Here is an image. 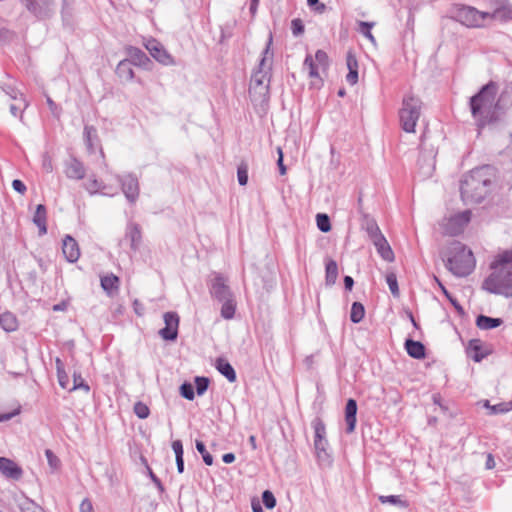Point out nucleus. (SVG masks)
<instances>
[{
  "label": "nucleus",
  "mask_w": 512,
  "mask_h": 512,
  "mask_svg": "<svg viewBox=\"0 0 512 512\" xmlns=\"http://www.w3.org/2000/svg\"><path fill=\"white\" fill-rule=\"evenodd\" d=\"M117 180L121 184L122 191L130 203H135L139 196V182L134 174L118 175Z\"/></svg>",
  "instance_id": "1a4fd4ad"
},
{
  "label": "nucleus",
  "mask_w": 512,
  "mask_h": 512,
  "mask_svg": "<svg viewBox=\"0 0 512 512\" xmlns=\"http://www.w3.org/2000/svg\"><path fill=\"white\" fill-rule=\"evenodd\" d=\"M503 323L501 318H492L486 315H478L476 326L481 330H490L499 327Z\"/></svg>",
  "instance_id": "bb28decb"
},
{
  "label": "nucleus",
  "mask_w": 512,
  "mask_h": 512,
  "mask_svg": "<svg viewBox=\"0 0 512 512\" xmlns=\"http://www.w3.org/2000/svg\"><path fill=\"white\" fill-rule=\"evenodd\" d=\"M374 25H375L374 22H365V21L358 22V26H359L358 31L373 44L376 43V39L373 36V34L371 33V29L374 27Z\"/></svg>",
  "instance_id": "58836bf2"
},
{
  "label": "nucleus",
  "mask_w": 512,
  "mask_h": 512,
  "mask_svg": "<svg viewBox=\"0 0 512 512\" xmlns=\"http://www.w3.org/2000/svg\"><path fill=\"white\" fill-rule=\"evenodd\" d=\"M134 413L140 419H146L149 416L150 410L146 404L142 402H137L134 405Z\"/></svg>",
  "instance_id": "603ef678"
},
{
  "label": "nucleus",
  "mask_w": 512,
  "mask_h": 512,
  "mask_svg": "<svg viewBox=\"0 0 512 512\" xmlns=\"http://www.w3.org/2000/svg\"><path fill=\"white\" fill-rule=\"evenodd\" d=\"M318 68H319V66L314 61L313 57L308 54L305 57V60L303 63V69L308 71L309 77L314 78V77L319 76Z\"/></svg>",
  "instance_id": "a19ab883"
},
{
  "label": "nucleus",
  "mask_w": 512,
  "mask_h": 512,
  "mask_svg": "<svg viewBox=\"0 0 512 512\" xmlns=\"http://www.w3.org/2000/svg\"><path fill=\"white\" fill-rule=\"evenodd\" d=\"M62 251L66 260L70 263L76 262L80 257L78 243L69 235H67L63 240Z\"/></svg>",
  "instance_id": "a211bd4d"
},
{
  "label": "nucleus",
  "mask_w": 512,
  "mask_h": 512,
  "mask_svg": "<svg viewBox=\"0 0 512 512\" xmlns=\"http://www.w3.org/2000/svg\"><path fill=\"white\" fill-rule=\"evenodd\" d=\"M57 378H58L59 385L63 389H67L68 388V384H69V377H68V374L66 373V371L64 370V371L58 372L57 373Z\"/></svg>",
  "instance_id": "0e129e2a"
},
{
  "label": "nucleus",
  "mask_w": 512,
  "mask_h": 512,
  "mask_svg": "<svg viewBox=\"0 0 512 512\" xmlns=\"http://www.w3.org/2000/svg\"><path fill=\"white\" fill-rule=\"evenodd\" d=\"M195 390L198 395H203L209 387V379L203 376L195 377Z\"/></svg>",
  "instance_id": "09e8293b"
},
{
  "label": "nucleus",
  "mask_w": 512,
  "mask_h": 512,
  "mask_svg": "<svg viewBox=\"0 0 512 512\" xmlns=\"http://www.w3.org/2000/svg\"><path fill=\"white\" fill-rule=\"evenodd\" d=\"M417 165L423 179L431 177L435 170V154L433 151L425 152L421 150Z\"/></svg>",
  "instance_id": "ddd939ff"
},
{
  "label": "nucleus",
  "mask_w": 512,
  "mask_h": 512,
  "mask_svg": "<svg viewBox=\"0 0 512 512\" xmlns=\"http://www.w3.org/2000/svg\"><path fill=\"white\" fill-rule=\"evenodd\" d=\"M466 352L468 357L475 362H480L488 354L483 350L482 341L480 339L470 340Z\"/></svg>",
  "instance_id": "aec40b11"
},
{
  "label": "nucleus",
  "mask_w": 512,
  "mask_h": 512,
  "mask_svg": "<svg viewBox=\"0 0 512 512\" xmlns=\"http://www.w3.org/2000/svg\"><path fill=\"white\" fill-rule=\"evenodd\" d=\"M446 268L457 277L469 275L475 268L473 253L463 243L452 241L441 252Z\"/></svg>",
  "instance_id": "20e7f679"
},
{
  "label": "nucleus",
  "mask_w": 512,
  "mask_h": 512,
  "mask_svg": "<svg viewBox=\"0 0 512 512\" xmlns=\"http://www.w3.org/2000/svg\"><path fill=\"white\" fill-rule=\"evenodd\" d=\"M172 449L175 453V458H183L184 450H183V444L181 440H174L172 442Z\"/></svg>",
  "instance_id": "680f3d73"
},
{
  "label": "nucleus",
  "mask_w": 512,
  "mask_h": 512,
  "mask_svg": "<svg viewBox=\"0 0 512 512\" xmlns=\"http://www.w3.org/2000/svg\"><path fill=\"white\" fill-rule=\"evenodd\" d=\"M26 8L39 18H45L53 10L52 0H25Z\"/></svg>",
  "instance_id": "2eb2a0df"
},
{
  "label": "nucleus",
  "mask_w": 512,
  "mask_h": 512,
  "mask_svg": "<svg viewBox=\"0 0 512 512\" xmlns=\"http://www.w3.org/2000/svg\"><path fill=\"white\" fill-rule=\"evenodd\" d=\"M220 303H222L221 316L227 320L232 319L236 311L235 297L220 301Z\"/></svg>",
  "instance_id": "2f4dec72"
},
{
  "label": "nucleus",
  "mask_w": 512,
  "mask_h": 512,
  "mask_svg": "<svg viewBox=\"0 0 512 512\" xmlns=\"http://www.w3.org/2000/svg\"><path fill=\"white\" fill-rule=\"evenodd\" d=\"M47 211L43 204H39L36 207L33 215V223L39 229V235H45L47 233Z\"/></svg>",
  "instance_id": "412c9836"
},
{
  "label": "nucleus",
  "mask_w": 512,
  "mask_h": 512,
  "mask_svg": "<svg viewBox=\"0 0 512 512\" xmlns=\"http://www.w3.org/2000/svg\"><path fill=\"white\" fill-rule=\"evenodd\" d=\"M84 138L87 149L90 153L94 152V144L93 139L97 138V130L93 126H85L84 127Z\"/></svg>",
  "instance_id": "ea45409f"
},
{
  "label": "nucleus",
  "mask_w": 512,
  "mask_h": 512,
  "mask_svg": "<svg viewBox=\"0 0 512 512\" xmlns=\"http://www.w3.org/2000/svg\"><path fill=\"white\" fill-rule=\"evenodd\" d=\"M365 308L360 302H354L351 307L350 320L357 324L363 320Z\"/></svg>",
  "instance_id": "4c0bfd02"
},
{
  "label": "nucleus",
  "mask_w": 512,
  "mask_h": 512,
  "mask_svg": "<svg viewBox=\"0 0 512 512\" xmlns=\"http://www.w3.org/2000/svg\"><path fill=\"white\" fill-rule=\"evenodd\" d=\"M195 447L201 454L204 463L211 466L213 464V456L207 451L205 444L200 440H196Z\"/></svg>",
  "instance_id": "49530a36"
},
{
  "label": "nucleus",
  "mask_w": 512,
  "mask_h": 512,
  "mask_svg": "<svg viewBox=\"0 0 512 512\" xmlns=\"http://www.w3.org/2000/svg\"><path fill=\"white\" fill-rule=\"evenodd\" d=\"M128 55L130 57V61L132 62L133 65H137V66H146L150 60L148 58V56L145 54V52H143L141 49L137 48V47H130L128 49Z\"/></svg>",
  "instance_id": "cd10ccee"
},
{
  "label": "nucleus",
  "mask_w": 512,
  "mask_h": 512,
  "mask_svg": "<svg viewBox=\"0 0 512 512\" xmlns=\"http://www.w3.org/2000/svg\"><path fill=\"white\" fill-rule=\"evenodd\" d=\"M312 427L314 429V440H323L326 438V426L320 417H316L312 421Z\"/></svg>",
  "instance_id": "f704fd0d"
},
{
  "label": "nucleus",
  "mask_w": 512,
  "mask_h": 512,
  "mask_svg": "<svg viewBox=\"0 0 512 512\" xmlns=\"http://www.w3.org/2000/svg\"><path fill=\"white\" fill-rule=\"evenodd\" d=\"M46 102L49 106V109H50L52 115L56 118H59L60 114H61V109L56 105V103L49 96L46 97Z\"/></svg>",
  "instance_id": "e2e57ef3"
},
{
  "label": "nucleus",
  "mask_w": 512,
  "mask_h": 512,
  "mask_svg": "<svg viewBox=\"0 0 512 512\" xmlns=\"http://www.w3.org/2000/svg\"><path fill=\"white\" fill-rule=\"evenodd\" d=\"M7 94L14 100H17L16 92L13 89L7 91ZM20 96H22V94H20ZM26 107V100L23 97H20V99H18V103L10 105V112L13 116H17L18 113H21Z\"/></svg>",
  "instance_id": "473e14b6"
},
{
  "label": "nucleus",
  "mask_w": 512,
  "mask_h": 512,
  "mask_svg": "<svg viewBox=\"0 0 512 512\" xmlns=\"http://www.w3.org/2000/svg\"><path fill=\"white\" fill-rule=\"evenodd\" d=\"M338 276L337 263L334 260H329L326 263V284L333 285L336 282Z\"/></svg>",
  "instance_id": "72a5a7b5"
},
{
  "label": "nucleus",
  "mask_w": 512,
  "mask_h": 512,
  "mask_svg": "<svg viewBox=\"0 0 512 512\" xmlns=\"http://www.w3.org/2000/svg\"><path fill=\"white\" fill-rule=\"evenodd\" d=\"M21 512H45V510L31 499L25 498L19 503Z\"/></svg>",
  "instance_id": "79ce46f5"
},
{
  "label": "nucleus",
  "mask_w": 512,
  "mask_h": 512,
  "mask_svg": "<svg viewBox=\"0 0 512 512\" xmlns=\"http://www.w3.org/2000/svg\"><path fill=\"white\" fill-rule=\"evenodd\" d=\"M209 292L212 298L218 302L234 297L228 280L220 273H215L214 277L209 281Z\"/></svg>",
  "instance_id": "6e6552de"
},
{
  "label": "nucleus",
  "mask_w": 512,
  "mask_h": 512,
  "mask_svg": "<svg viewBox=\"0 0 512 512\" xmlns=\"http://www.w3.org/2000/svg\"><path fill=\"white\" fill-rule=\"evenodd\" d=\"M357 402L356 400L350 398L346 402L345 406V422H346V432L348 434L354 432L357 422Z\"/></svg>",
  "instance_id": "6ab92c4d"
},
{
  "label": "nucleus",
  "mask_w": 512,
  "mask_h": 512,
  "mask_svg": "<svg viewBox=\"0 0 512 512\" xmlns=\"http://www.w3.org/2000/svg\"><path fill=\"white\" fill-rule=\"evenodd\" d=\"M327 447H328L327 439H323L320 441L314 440L315 452H316L317 458L320 462H323V463L331 462V457L327 452Z\"/></svg>",
  "instance_id": "c756f323"
},
{
  "label": "nucleus",
  "mask_w": 512,
  "mask_h": 512,
  "mask_svg": "<svg viewBox=\"0 0 512 512\" xmlns=\"http://www.w3.org/2000/svg\"><path fill=\"white\" fill-rule=\"evenodd\" d=\"M420 111V99L413 96L405 97L403 99V104L399 112V117L401 127L405 132H415V126L420 117Z\"/></svg>",
  "instance_id": "0eeeda50"
},
{
  "label": "nucleus",
  "mask_w": 512,
  "mask_h": 512,
  "mask_svg": "<svg viewBox=\"0 0 512 512\" xmlns=\"http://www.w3.org/2000/svg\"><path fill=\"white\" fill-rule=\"evenodd\" d=\"M45 456L47 458L48 464L52 469H58L60 466L59 458L50 450H45Z\"/></svg>",
  "instance_id": "13d9d810"
},
{
  "label": "nucleus",
  "mask_w": 512,
  "mask_h": 512,
  "mask_svg": "<svg viewBox=\"0 0 512 512\" xmlns=\"http://www.w3.org/2000/svg\"><path fill=\"white\" fill-rule=\"evenodd\" d=\"M512 409V402H502L491 406L490 415L503 414Z\"/></svg>",
  "instance_id": "3c124183"
},
{
  "label": "nucleus",
  "mask_w": 512,
  "mask_h": 512,
  "mask_svg": "<svg viewBox=\"0 0 512 512\" xmlns=\"http://www.w3.org/2000/svg\"><path fill=\"white\" fill-rule=\"evenodd\" d=\"M291 30L294 36H299L304 32V24L301 19L296 18L291 22Z\"/></svg>",
  "instance_id": "bf43d9fd"
},
{
  "label": "nucleus",
  "mask_w": 512,
  "mask_h": 512,
  "mask_svg": "<svg viewBox=\"0 0 512 512\" xmlns=\"http://www.w3.org/2000/svg\"><path fill=\"white\" fill-rule=\"evenodd\" d=\"M491 273L482 289L489 293L512 296V249L500 252L490 264Z\"/></svg>",
  "instance_id": "f03ea898"
},
{
  "label": "nucleus",
  "mask_w": 512,
  "mask_h": 512,
  "mask_svg": "<svg viewBox=\"0 0 512 512\" xmlns=\"http://www.w3.org/2000/svg\"><path fill=\"white\" fill-rule=\"evenodd\" d=\"M470 219L471 212L468 210L451 216L447 224V232L451 235L461 233L464 227L470 222Z\"/></svg>",
  "instance_id": "4468645a"
},
{
  "label": "nucleus",
  "mask_w": 512,
  "mask_h": 512,
  "mask_svg": "<svg viewBox=\"0 0 512 512\" xmlns=\"http://www.w3.org/2000/svg\"><path fill=\"white\" fill-rule=\"evenodd\" d=\"M512 105V87L504 89L499 98L495 100L496 112L504 111Z\"/></svg>",
  "instance_id": "c85d7f7f"
},
{
  "label": "nucleus",
  "mask_w": 512,
  "mask_h": 512,
  "mask_svg": "<svg viewBox=\"0 0 512 512\" xmlns=\"http://www.w3.org/2000/svg\"><path fill=\"white\" fill-rule=\"evenodd\" d=\"M450 14L452 19L468 28H483L488 19V12L465 4H454L450 9Z\"/></svg>",
  "instance_id": "39448f33"
},
{
  "label": "nucleus",
  "mask_w": 512,
  "mask_h": 512,
  "mask_svg": "<svg viewBox=\"0 0 512 512\" xmlns=\"http://www.w3.org/2000/svg\"><path fill=\"white\" fill-rule=\"evenodd\" d=\"M119 278L114 274L106 275L101 278V287L109 294L112 295L118 290Z\"/></svg>",
  "instance_id": "7c9ffc66"
},
{
  "label": "nucleus",
  "mask_w": 512,
  "mask_h": 512,
  "mask_svg": "<svg viewBox=\"0 0 512 512\" xmlns=\"http://www.w3.org/2000/svg\"><path fill=\"white\" fill-rule=\"evenodd\" d=\"M77 389H82L86 393L90 391V386L84 381L80 373L74 372L73 374V386L69 389V391H74Z\"/></svg>",
  "instance_id": "de8ad7c7"
},
{
  "label": "nucleus",
  "mask_w": 512,
  "mask_h": 512,
  "mask_svg": "<svg viewBox=\"0 0 512 512\" xmlns=\"http://www.w3.org/2000/svg\"><path fill=\"white\" fill-rule=\"evenodd\" d=\"M85 188L86 190L90 193V194H96L98 193L102 188H104V186L102 185L101 182H99L97 179L93 178V179H90L86 184H85Z\"/></svg>",
  "instance_id": "6e6d98bb"
},
{
  "label": "nucleus",
  "mask_w": 512,
  "mask_h": 512,
  "mask_svg": "<svg viewBox=\"0 0 512 512\" xmlns=\"http://www.w3.org/2000/svg\"><path fill=\"white\" fill-rule=\"evenodd\" d=\"M132 65V62L128 59L120 61L116 67L118 77L125 81H131L134 78Z\"/></svg>",
  "instance_id": "a878e982"
},
{
  "label": "nucleus",
  "mask_w": 512,
  "mask_h": 512,
  "mask_svg": "<svg viewBox=\"0 0 512 512\" xmlns=\"http://www.w3.org/2000/svg\"><path fill=\"white\" fill-rule=\"evenodd\" d=\"M386 282H387V284L389 286L391 294L394 297H399L400 291H399L397 276H396V274L393 271L388 272L386 274Z\"/></svg>",
  "instance_id": "a18cd8bd"
},
{
  "label": "nucleus",
  "mask_w": 512,
  "mask_h": 512,
  "mask_svg": "<svg viewBox=\"0 0 512 512\" xmlns=\"http://www.w3.org/2000/svg\"><path fill=\"white\" fill-rule=\"evenodd\" d=\"M405 349L408 355L414 359H423L426 355L425 346L420 341L406 339Z\"/></svg>",
  "instance_id": "4be33fe9"
},
{
  "label": "nucleus",
  "mask_w": 512,
  "mask_h": 512,
  "mask_svg": "<svg viewBox=\"0 0 512 512\" xmlns=\"http://www.w3.org/2000/svg\"><path fill=\"white\" fill-rule=\"evenodd\" d=\"M370 240L372 241V243L374 244V246L377 248L379 246L382 245V243H385L387 240L385 238V236L382 234V232L372 236L370 238Z\"/></svg>",
  "instance_id": "338daca9"
},
{
  "label": "nucleus",
  "mask_w": 512,
  "mask_h": 512,
  "mask_svg": "<svg viewBox=\"0 0 512 512\" xmlns=\"http://www.w3.org/2000/svg\"><path fill=\"white\" fill-rule=\"evenodd\" d=\"M362 227L368 234L369 238L381 232L376 221L373 218H370L368 215L364 216Z\"/></svg>",
  "instance_id": "c9c22d12"
},
{
  "label": "nucleus",
  "mask_w": 512,
  "mask_h": 512,
  "mask_svg": "<svg viewBox=\"0 0 512 512\" xmlns=\"http://www.w3.org/2000/svg\"><path fill=\"white\" fill-rule=\"evenodd\" d=\"M86 173L85 167L81 161L75 157H71L65 162V175L69 179L81 180Z\"/></svg>",
  "instance_id": "f3484780"
},
{
  "label": "nucleus",
  "mask_w": 512,
  "mask_h": 512,
  "mask_svg": "<svg viewBox=\"0 0 512 512\" xmlns=\"http://www.w3.org/2000/svg\"><path fill=\"white\" fill-rule=\"evenodd\" d=\"M379 255L387 262H393L395 259L394 252L389 245L388 241L382 243L381 246L376 248Z\"/></svg>",
  "instance_id": "c03bdc74"
},
{
  "label": "nucleus",
  "mask_w": 512,
  "mask_h": 512,
  "mask_svg": "<svg viewBox=\"0 0 512 512\" xmlns=\"http://www.w3.org/2000/svg\"><path fill=\"white\" fill-rule=\"evenodd\" d=\"M0 472L12 480H19L23 475L22 468L6 457H0Z\"/></svg>",
  "instance_id": "dca6fc26"
},
{
  "label": "nucleus",
  "mask_w": 512,
  "mask_h": 512,
  "mask_svg": "<svg viewBox=\"0 0 512 512\" xmlns=\"http://www.w3.org/2000/svg\"><path fill=\"white\" fill-rule=\"evenodd\" d=\"M126 237L130 239L131 249L134 251L138 250L142 240L140 226L136 223L129 224L126 231Z\"/></svg>",
  "instance_id": "5701e85b"
},
{
  "label": "nucleus",
  "mask_w": 512,
  "mask_h": 512,
  "mask_svg": "<svg viewBox=\"0 0 512 512\" xmlns=\"http://www.w3.org/2000/svg\"><path fill=\"white\" fill-rule=\"evenodd\" d=\"M346 81L351 85H355L358 82V69L348 70V74L346 75Z\"/></svg>",
  "instance_id": "69168bd1"
},
{
  "label": "nucleus",
  "mask_w": 512,
  "mask_h": 512,
  "mask_svg": "<svg viewBox=\"0 0 512 512\" xmlns=\"http://www.w3.org/2000/svg\"><path fill=\"white\" fill-rule=\"evenodd\" d=\"M165 326L159 330V335L166 341H175L178 337L179 316L176 312H166L163 315Z\"/></svg>",
  "instance_id": "9d476101"
},
{
  "label": "nucleus",
  "mask_w": 512,
  "mask_h": 512,
  "mask_svg": "<svg viewBox=\"0 0 512 512\" xmlns=\"http://www.w3.org/2000/svg\"><path fill=\"white\" fill-rule=\"evenodd\" d=\"M346 65L348 70H357L358 69V61L356 56L352 51H349L346 55Z\"/></svg>",
  "instance_id": "052dcab7"
},
{
  "label": "nucleus",
  "mask_w": 512,
  "mask_h": 512,
  "mask_svg": "<svg viewBox=\"0 0 512 512\" xmlns=\"http://www.w3.org/2000/svg\"><path fill=\"white\" fill-rule=\"evenodd\" d=\"M180 395L187 399V400H193L195 397V391L194 386L189 382H184L180 386Z\"/></svg>",
  "instance_id": "8fccbe9b"
},
{
  "label": "nucleus",
  "mask_w": 512,
  "mask_h": 512,
  "mask_svg": "<svg viewBox=\"0 0 512 512\" xmlns=\"http://www.w3.org/2000/svg\"><path fill=\"white\" fill-rule=\"evenodd\" d=\"M378 499L382 504L389 503L391 505L398 506L401 508H407L409 506L408 502L406 500L402 499L401 496H399V495H389V496L381 495V496H379Z\"/></svg>",
  "instance_id": "e433bc0d"
},
{
  "label": "nucleus",
  "mask_w": 512,
  "mask_h": 512,
  "mask_svg": "<svg viewBox=\"0 0 512 512\" xmlns=\"http://www.w3.org/2000/svg\"><path fill=\"white\" fill-rule=\"evenodd\" d=\"M272 41L273 37L272 34L270 33L268 42L263 51L262 59L259 63V69L251 77L249 90L250 94L254 92L265 96L266 93L268 92V84H265V81L267 79V70L270 69L273 59V52L271 51Z\"/></svg>",
  "instance_id": "423d86ee"
},
{
  "label": "nucleus",
  "mask_w": 512,
  "mask_h": 512,
  "mask_svg": "<svg viewBox=\"0 0 512 512\" xmlns=\"http://www.w3.org/2000/svg\"><path fill=\"white\" fill-rule=\"evenodd\" d=\"M262 501L267 509H273L276 506V498L269 490L262 493Z\"/></svg>",
  "instance_id": "864d4df0"
},
{
  "label": "nucleus",
  "mask_w": 512,
  "mask_h": 512,
  "mask_svg": "<svg viewBox=\"0 0 512 512\" xmlns=\"http://www.w3.org/2000/svg\"><path fill=\"white\" fill-rule=\"evenodd\" d=\"M319 67H322L323 69L328 67V55L323 50H317L315 53V60H314Z\"/></svg>",
  "instance_id": "4d7b16f0"
},
{
  "label": "nucleus",
  "mask_w": 512,
  "mask_h": 512,
  "mask_svg": "<svg viewBox=\"0 0 512 512\" xmlns=\"http://www.w3.org/2000/svg\"><path fill=\"white\" fill-rule=\"evenodd\" d=\"M0 326L6 332H14L18 328V319L10 311H6L0 315Z\"/></svg>",
  "instance_id": "393cba45"
},
{
  "label": "nucleus",
  "mask_w": 512,
  "mask_h": 512,
  "mask_svg": "<svg viewBox=\"0 0 512 512\" xmlns=\"http://www.w3.org/2000/svg\"><path fill=\"white\" fill-rule=\"evenodd\" d=\"M237 178L241 186H245L248 182V168L246 164H241L237 169Z\"/></svg>",
  "instance_id": "5fc2aeb1"
},
{
  "label": "nucleus",
  "mask_w": 512,
  "mask_h": 512,
  "mask_svg": "<svg viewBox=\"0 0 512 512\" xmlns=\"http://www.w3.org/2000/svg\"><path fill=\"white\" fill-rule=\"evenodd\" d=\"M215 367L224 377H226L229 382L233 383L236 381V372L233 366L227 360L218 358L216 360Z\"/></svg>",
  "instance_id": "b1692460"
},
{
  "label": "nucleus",
  "mask_w": 512,
  "mask_h": 512,
  "mask_svg": "<svg viewBox=\"0 0 512 512\" xmlns=\"http://www.w3.org/2000/svg\"><path fill=\"white\" fill-rule=\"evenodd\" d=\"M80 512H94L92 502L88 498L81 502Z\"/></svg>",
  "instance_id": "774afa93"
},
{
  "label": "nucleus",
  "mask_w": 512,
  "mask_h": 512,
  "mask_svg": "<svg viewBox=\"0 0 512 512\" xmlns=\"http://www.w3.org/2000/svg\"><path fill=\"white\" fill-rule=\"evenodd\" d=\"M150 55L163 65H173V57L166 51L164 46L156 39H149L144 44Z\"/></svg>",
  "instance_id": "9b49d317"
},
{
  "label": "nucleus",
  "mask_w": 512,
  "mask_h": 512,
  "mask_svg": "<svg viewBox=\"0 0 512 512\" xmlns=\"http://www.w3.org/2000/svg\"><path fill=\"white\" fill-rule=\"evenodd\" d=\"M495 9L488 12V19L502 23L512 21V3L509 0H494Z\"/></svg>",
  "instance_id": "f8f14e48"
},
{
  "label": "nucleus",
  "mask_w": 512,
  "mask_h": 512,
  "mask_svg": "<svg viewBox=\"0 0 512 512\" xmlns=\"http://www.w3.org/2000/svg\"><path fill=\"white\" fill-rule=\"evenodd\" d=\"M316 224L317 228L323 233H327L331 230L330 218L325 213H318L316 215Z\"/></svg>",
  "instance_id": "37998d69"
},
{
  "label": "nucleus",
  "mask_w": 512,
  "mask_h": 512,
  "mask_svg": "<svg viewBox=\"0 0 512 512\" xmlns=\"http://www.w3.org/2000/svg\"><path fill=\"white\" fill-rule=\"evenodd\" d=\"M497 91V84L490 81L470 98L469 105L471 114L479 129L498 120L495 108Z\"/></svg>",
  "instance_id": "7ed1b4c3"
},
{
  "label": "nucleus",
  "mask_w": 512,
  "mask_h": 512,
  "mask_svg": "<svg viewBox=\"0 0 512 512\" xmlns=\"http://www.w3.org/2000/svg\"><path fill=\"white\" fill-rule=\"evenodd\" d=\"M495 179V168L484 165L471 170L460 183V194L466 205L482 202L491 191Z\"/></svg>",
  "instance_id": "f257e3e1"
}]
</instances>
